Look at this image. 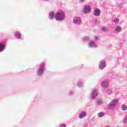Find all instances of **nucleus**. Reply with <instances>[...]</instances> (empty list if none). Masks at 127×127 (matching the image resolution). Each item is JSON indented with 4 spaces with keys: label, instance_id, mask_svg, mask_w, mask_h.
Listing matches in <instances>:
<instances>
[{
    "label": "nucleus",
    "instance_id": "1",
    "mask_svg": "<svg viewBox=\"0 0 127 127\" xmlns=\"http://www.w3.org/2000/svg\"><path fill=\"white\" fill-rule=\"evenodd\" d=\"M119 99H114L112 101V109L113 110V108H116V106L118 104H119Z\"/></svg>",
    "mask_w": 127,
    "mask_h": 127
},
{
    "label": "nucleus",
    "instance_id": "2",
    "mask_svg": "<svg viewBox=\"0 0 127 127\" xmlns=\"http://www.w3.org/2000/svg\"><path fill=\"white\" fill-rule=\"evenodd\" d=\"M55 18L57 20H62V19H63V15L62 13H58L56 14Z\"/></svg>",
    "mask_w": 127,
    "mask_h": 127
},
{
    "label": "nucleus",
    "instance_id": "3",
    "mask_svg": "<svg viewBox=\"0 0 127 127\" xmlns=\"http://www.w3.org/2000/svg\"><path fill=\"white\" fill-rule=\"evenodd\" d=\"M91 10V7H90L89 5H87L84 6V8L83 9V11L84 13H88V12H90Z\"/></svg>",
    "mask_w": 127,
    "mask_h": 127
},
{
    "label": "nucleus",
    "instance_id": "4",
    "mask_svg": "<svg viewBox=\"0 0 127 127\" xmlns=\"http://www.w3.org/2000/svg\"><path fill=\"white\" fill-rule=\"evenodd\" d=\"M105 61L103 60L100 62V64L99 65V67L100 69H104L105 68V66H106V64H105Z\"/></svg>",
    "mask_w": 127,
    "mask_h": 127
},
{
    "label": "nucleus",
    "instance_id": "5",
    "mask_svg": "<svg viewBox=\"0 0 127 127\" xmlns=\"http://www.w3.org/2000/svg\"><path fill=\"white\" fill-rule=\"evenodd\" d=\"M5 47V46L4 45V44L3 43H0V52L3 51Z\"/></svg>",
    "mask_w": 127,
    "mask_h": 127
},
{
    "label": "nucleus",
    "instance_id": "6",
    "mask_svg": "<svg viewBox=\"0 0 127 127\" xmlns=\"http://www.w3.org/2000/svg\"><path fill=\"white\" fill-rule=\"evenodd\" d=\"M100 13H101L100 9H97L95 10L94 14L95 16H99V15H100Z\"/></svg>",
    "mask_w": 127,
    "mask_h": 127
},
{
    "label": "nucleus",
    "instance_id": "7",
    "mask_svg": "<svg viewBox=\"0 0 127 127\" xmlns=\"http://www.w3.org/2000/svg\"><path fill=\"white\" fill-rule=\"evenodd\" d=\"M86 113L84 112H82L80 114H79V118L80 119H83L84 117H86Z\"/></svg>",
    "mask_w": 127,
    "mask_h": 127
},
{
    "label": "nucleus",
    "instance_id": "8",
    "mask_svg": "<svg viewBox=\"0 0 127 127\" xmlns=\"http://www.w3.org/2000/svg\"><path fill=\"white\" fill-rule=\"evenodd\" d=\"M81 19H74L73 20V23H76L77 24H79V23H81Z\"/></svg>",
    "mask_w": 127,
    "mask_h": 127
},
{
    "label": "nucleus",
    "instance_id": "9",
    "mask_svg": "<svg viewBox=\"0 0 127 127\" xmlns=\"http://www.w3.org/2000/svg\"><path fill=\"white\" fill-rule=\"evenodd\" d=\"M116 32H121L122 31V28L120 26H117L115 29Z\"/></svg>",
    "mask_w": 127,
    "mask_h": 127
},
{
    "label": "nucleus",
    "instance_id": "10",
    "mask_svg": "<svg viewBox=\"0 0 127 127\" xmlns=\"http://www.w3.org/2000/svg\"><path fill=\"white\" fill-rule=\"evenodd\" d=\"M108 86H109V83H108V82L105 81V82H103L102 87L103 88H106V87H108Z\"/></svg>",
    "mask_w": 127,
    "mask_h": 127
},
{
    "label": "nucleus",
    "instance_id": "11",
    "mask_svg": "<svg viewBox=\"0 0 127 127\" xmlns=\"http://www.w3.org/2000/svg\"><path fill=\"white\" fill-rule=\"evenodd\" d=\"M15 37H16V38H21V34H20V33L16 32L15 34Z\"/></svg>",
    "mask_w": 127,
    "mask_h": 127
},
{
    "label": "nucleus",
    "instance_id": "12",
    "mask_svg": "<svg viewBox=\"0 0 127 127\" xmlns=\"http://www.w3.org/2000/svg\"><path fill=\"white\" fill-rule=\"evenodd\" d=\"M97 91L94 90L92 92V97H93V98H95V97H97Z\"/></svg>",
    "mask_w": 127,
    "mask_h": 127
},
{
    "label": "nucleus",
    "instance_id": "13",
    "mask_svg": "<svg viewBox=\"0 0 127 127\" xmlns=\"http://www.w3.org/2000/svg\"><path fill=\"white\" fill-rule=\"evenodd\" d=\"M122 109L123 110V111H127V107L126 106V105L123 104L122 106Z\"/></svg>",
    "mask_w": 127,
    "mask_h": 127
},
{
    "label": "nucleus",
    "instance_id": "14",
    "mask_svg": "<svg viewBox=\"0 0 127 127\" xmlns=\"http://www.w3.org/2000/svg\"><path fill=\"white\" fill-rule=\"evenodd\" d=\"M43 73V69H39L38 72V75H41Z\"/></svg>",
    "mask_w": 127,
    "mask_h": 127
},
{
    "label": "nucleus",
    "instance_id": "15",
    "mask_svg": "<svg viewBox=\"0 0 127 127\" xmlns=\"http://www.w3.org/2000/svg\"><path fill=\"white\" fill-rule=\"evenodd\" d=\"M50 15H51V18L52 19H53V18H54V12H51L50 13Z\"/></svg>",
    "mask_w": 127,
    "mask_h": 127
},
{
    "label": "nucleus",
    "instance_id": "16",
    "mask_svg": "<svg viewBox=\"0 0 127 127\" xmlns=\"http://www.w3.org/2000/svg\"><path fill=\"white\" fill-rule=\"evenodd\" d=\"M94 41H90V42L89 44L90 47H92V46L94 45Z\"/></svg>",
    "mask_w": 127,
    "mask_h": 127
},
{
    "label": "nucleus",
    "instance_id": "17",
    "mask_svg": "<svg viewBox=\"0 0 127 127\" xmlns=\"http://www.w3.org/2000/svg\"><path fill=\"white\" fill-rule=\"evenodd\" d=\"M98 117L102 118V117L104 116V113L103 112H100L98 113Z\"/></svg>",
    "mask_w": 127,
    "mask_h": 127
},
{
    "label": "nucleus",
    "instance_id": "18",
    "mask_svg": "<svg viewBox=\"0 0 127 127\" xmlns=\"http://www.w3.org/2000/svg\"><path fill=\"white\" fill-rule=\"evenodd\" d=\"M120 21V20L118 18H115L114 19V22L115 23H118V22Z\"/></svg>",
    "mask_w": 127,
    "mask_h": 127
},
{
    "label": "nucleus",
    "instance_id": "19",
    "mask_svg": "<svg viewBox=\"0 0 127 127\" xmlns=\"http://www.w3.org/2000/svg\"><path fill=\"white\" fill-rule=\"evenodd\" d=\"M124 124H126L127 123V117H125L124 118Z\"/></svg>",
    "mask_w": 127,
    "mask_h": 127
},
{
    "label": "nucleus",
    "instance_id": "20",
    "mask_svg": "<svg viewBox=\"0 0 127 127\" xmlns=\"http://www.w3.org/2000/svg\"><path fill=\"white\" fill-rule=\"evenodd\" d=\"M102 30L103 31H107L108 30V29H107V28H106L105 27H102Z\"/></svg>",
    "mask_w": 127,
    "mask_h": 127
},
{
    "label": "nucleus",
    "instance_id": "21",
    "mask_svg": "<svg viewBox=\"0 0 127 127\" xmlns=\"http://www.w3.org/2000/svg\"><path fill=\"white\" fill-rule=\"evenodd\" d=\"M61 127H66V126L65 125V124H62V125L61 126Z\"/></svg>",
    "mask_w": 127,
    "mask_h": 127
},
{
    "label": "nucleus",
    "instance_id": "22",
    "mask_svg": "<svg viewBox=\"0 0 127 127\" xmlns=\"http://www.w3.org/2000/svg\"><path fill=\"white\" fill-rule=\"evenodd\" d=\"M101 104H102V101L101 100H99L98 102V105H101Z\"/></svg>",
    "mask_w": 127,
    "mask_h": 127
},
{
    "label": "nucleus",
    "instance_id": "23",
    "mask_svg": "<svg viewBox=\"0 0 127 127\" xmlns=\"http://www.w3.org/2000/svg\"><path fill=\"white\" fill-rule=\"evenodd\" d=\"M96 40H98V37H96Z\"/></svg>",
    "mask_w": 127,
    "mask_h": 127
},
{
    "label": "nucleus",
    "instance_id": "24",
    "mask_svg": "<svg viewBox=\"0 0 127 127\" xmlns=\"http://www.w3.org/2000/svg\"><path fill=\"white\" fill-rule=\"evenodd\" d=\"M110 107H112V104H110Z\"/></svg>",
    "mask_w": 127,
    "mask_h": 127
},
{
    "label": "nucleus",
    "instance_id": "25",
    "mask_svg": "<svg viewBox=\"0 0 127 127\" xmlns=\"http://www.w3.org/2000/svg\"><path fill=\"white\" fill-rule=\"evenodd\" d=\"M84 0H81V1H83Z\"/></svg>",
    "mask_w": 127,
    "mask_h": 127
}]
</instances>
